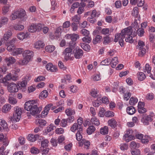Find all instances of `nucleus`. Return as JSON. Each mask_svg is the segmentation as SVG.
I'll return each instance as SVG.
<instances>
[{"mask_svg": "<svg viewBox=\"0 0 155 155\" xmlns=\"http://www.w3.org/2000/svg\"><path fill=\"white\" fill-rule=\"evenodd\" d=\"M130 35H133L132 28L130 27L125 28L122 30L120 33H117L115 35L114 41L117 42L118 41L120 45L122 47L124 45L123 39Z\"/></svg>", "mask_w": 155, "mask_h": 155, "instance_id": "1", "label": "nucleus"}, {"mask_svg": "<svg viewBox=\"0 0 155 155\" xmlns=\"http://www.w3.org/2000/svg\"><path fill=\"white\" fill-rule=\"evenodd\" d=\"M24 108L28 111H30V114L32 115H35L40 112L41 109L38 107L36 101L35 100L29 101L26 102L24 104Z\"/></svg>", "mask_w": 155, "mask_h": 155, "instance_id": "2", "label": "nucleus"}, {"mask_svg": "<svg viewBox=\"0 0 155 155\" xmlns=\"http://www.w3.org/2000/svg\"><path fill=\"white\" fill-rule=\"evenodd\" d=\"M22 55L23 59L20 61L19 64L22 65H26L32 60L34 56V52L31 51L26 50L23 51Z\"/></svg>", "mask_w": 155, "mask_h": 155, "instance_id": "3", "label": "nucleus"}, {"mask_svg": "<svg viewBox=\"0 0 155 155\" xmlns=\"http://www.w3.org/2000/svg\"><path fill=\"white\" fill-rule=\"evenodd\" d=\"M21 108L18 106L14 108V112L12 116L9 117L10 121L14 122L19 121L21 117Z\"/></svg>", "mask_w": 155, "mask_h": 155, "instance_id": "4", "label": "nucleus"}, {"mask_svg": "<svg viewBox=\"0 0 155 155\" xmlns=\"http://www.w3.org/2000/svg\"><path fill=\"white\" fill-rule=\"evenodd\" d=\"M43 27V25L41 23H33L29 26L28 30L31 33L35 32L37 31H39L42 29Z\"/></svg>", "mask_w": 155, "mask_h": 155, "instance_id": "5", "label": "nucleus"}, {"mask_svg": "<svg viewBox=\"0 0 155 155\" xmlns=\"http://www.w3.org/2000/svg\"><path fill=\"white\" fill-rule=\"evenodd\" d=\"M155 118L154 114L152 112L148 115L143 116L141 121L144 125H147L149 124L150 121H152Z\"/></svg>", "mask_w": 155, "mask_h": 155, "instance_id": "6", "label": "nucleus"}, {"mask_svg": "<svg viewBox=\"0 0 155 155\" xmlns=\"http://www.w3.org/2000/svg\"><path fill=\"white\" fill-rule=\"evenodd\" d=\"M18 76L17 74L15 73L14 74H12L9 73L6 75L3 78L2 81V83H5L7 81L11 80L14 81H17L18 79Z\"/></svg>", "mask_w": 155, "mask_h": 155, "instance_id": "7", "label": "nucleus"}, {"mask_svg": "<svg viewBox=\"0 0 155 155\" xmlns=\"http://www.w3.org/2000/svg\"><path fill=\"white\" fill-rule=\"evenodd\" d=\"M7 89L10 93L16 92L18 90L17 85L14 83H11L9 84L8 86Z\"/></svg>", "mask_w": 155, "mask_h": 155, "instance_id": "8", "label": "nucleus"}, {"mask_svg": "<svg viewBox=\"0 0 155 155\" xmlns=\"http://www.w3.org/2000/svg\"><path fill=\"white\" fill-rule=\"evenodd\" d=\"M4 61L8 66L14 64L16 62L15 59L12 56L6 57L4 59Z\"/></svg>", "mask_w": 155, "mask_h": 155, "instance_id": "9", "label": "nucleus"}, {"mask_svg": "<svg viewBox=\"0 0 155 155\" xmlns=\"http://www.w3.org/2000/svg\"><path fill=\"white\" fill-rule=\"evenodd\" d=\"M90 145V143L89 141L86 140L84 139H83L81 141L79 142V146L82 147L84 146V148L86 149H88Z\"/></svg>", "mask_w": 155, "mask_h": 155, "instance_id": "10", "label": "nucleus"}, {"mask_svg": "<svg viewBox=\"0 0 155 155\" xmlns=\"http://www.w3.org/2000/svg\"><path fill=\"white\" fill-rule=\"evenodd\" d=\"M30 34L26 32L25 33L23 32L18 33L17 35V38L20 40H23L24 39L27 38L29 36Z\"/></svg>", "mask_w": 155, "mask_h": 155, "instance_id": "11", "label": "nucleus"}, {"mask_svg": "<svg viewBox=\"0 0 155 155\" xmlns=\"http://www.w3.org/2000/svg\"><path fill=\"white\" fill-rule=\"evenodd\" d=\"M45 46V44L42 41L38 40L34 43V47L37 49L43 48Z\"/></svg>", "mask_w": 155, "mask_h": 155, "instance_id": "12", "label": "nucleus"}, {"mask_svg": "<svg viewBox=\"0 0 155 155\" xmlns=\"http://www.w3.org/2000/svg\"><path fill=\"white\" fill-rule=\"evenodd\" d=\"M83 54V50L80 49H76L74 52V56L76 59L81 58Z\"/></svg>", "mask_w": 155, "mask_h": 155, "instance_id": "13", "label": "nucleus"}, {"mask_svg": "<svg viewBox=\"0 0 155 155\" xmlns=\"http://www.w3.org/2000/svg\"><path fill=\"white\" fill-rule=\"evenodd\" d=\"M46 68L48 71L51 72H56L57 71V67L53 66L51 63H49L46 66Z\"/></svg>", "mask_w": 155, "mask_h": 155, "instance_id": "14", "label": "nucleus"}, {"mask_svg": "<svg viewBox=\"0 0 155 155\" xmlns=\"http://www.w3.org/2000/svg\"><path fill=\"white\" fill-rule=\"evenodd\" d=\"M24 51V49L22 48H15V47L13 52L11 54L13 56H16L21 54Z\"/></svg>", "mask_w": 155, "mask_h": 155, "instance_id": "15", "label": "nucleus"}, {"mask_svg": "<svg viewBox=\"0 0 155 155\" xmlns=\"http://www.w3.org/2000/svg\"><path fill=\"white\" fill-rule=\"evenodd\" d=\"M108 124L112 128L114 129L117 127V122L115 119L112 118L108 120Z\"/></svg>", "mask_w": 155, "mask_h": 155, "instance_id": "16", "label": "nucleus"}, {"mask_svg": "<svg viewBox=\"0 0 155 155\" xmlns=\"http://www.w3.org/2000/svg\"><path fill=\"white\" fill-rule=\"evenodd\" d=\"M11 108V106L10 104H6L2 107V111L3 113H6L10 111Z\"/></svg>", "mask_w": 155, "mask_h": 155, "instance_id": "17", "label": "nucleus"}, {"mask_svg": "<svg viewBox=\"0 0 155 155\" xmlns=\"http://www.w3.org/2000/svg\"><path fill=\"white\" fill-rule=\"evenodd\" d=\"M79 129L76 134V139L78 141L81 140L82 138L81 133L83 130V128H81V127H80Z\"/></svg>", "mask_w": 155, "mask_h": 155, "instance_id": "18", "label": "nucleus"}, {"mask_svg": "<svg viewBox=\"0 0 155 155\" xmlns=\"http://www.w3.org/2000/svg\"><path fill=\"white\" fill-rule=\"evenodd\" d=\"M65 113L68 116L73 115L75 114V110L71 108L66 109L65 110Z\"/></svg>", "mask_w": 155, "mask_h": 155, "instance_id": "19", "label": "nucleus"}, {"mask_svg": "<svg viewBox=\"0 0 155 155\" xmlns=\"http://www.w3.org/2000/svg\"><path fill=\"white\" fill-rule=\"evenodd\" d=\"M118 63L119 61L118 60L117 57H115L112 59L111 61H110V64L112 68H114Z\"/></svg>", "mask_w": 155, "mask_h": 155, "instance_id": "20", "label": "nucleus"}, {"mask_svg": "<svg viewBox=\"0 0 155 155\" xmlns=\"http://www.w3.org/2000/svg\"><path fill=\"white\" fill-rule=\"evenodd\" d=\"M39 137L38 134L34 135L32 134H29L28 137V139L29 141L32 142H34L36 141Z\"/></svg>", "mask_w": 155, "mask_h": 155, "instance_id": "21", "label": "nucleus"}, {"mask_svg": "<svg viewBox=\"0 0 155 155\" xmlns=\"http://www.w3.org/2000/svg\"><path fill=\"white\" fill-rule=\"evenodd\" d=\"M12 35V32L11 31L9 30L6 32L4 34L3 39L5 41H7L11 37Z\"/></svg>", "mask_w": 155, "mask_h": 155, "instance_id": "22", "label": "nucleus"}, {"mask_svg": "<svg viewBox=\"0 0 155 155\" xmlns=\"http://www.w3.org/2000/svg\"><path fill=\"white\" fill-rule=\"evenodd\" d=\"M150 140V137L147 135H144L143 138H141L140 140L141 142L143 144H147Z\"/></svg>", "mask_w": 155, "mask_h": 155, "instance_id": "23", "label": "nucleus"}, {"mask_svg": "<svg viewBox=\"0 0 155 155\" xmlns=\"http://www.w3.org/2000/svg\"><path fill=\"white\" fill-rule=\"evenodd\" d=\"M18 16V18H24L26 15V12L23 9L20 10V11L17 10Z\"/></svg>", "mask_w": 155, "mask_h": 155, "instance_id": "24", "label": "nucleus"}, {"mask_svg": "<svg viewBox=\"0 0 155 155\" xmlns=\"http://www.w3.org/2000/svg\"><path fill=\"white\" fill-rule=\"evenodd\" d=\"M63 28L62 27H60L56 29L55 33V35L56 37V38L57 39L61 35V32L62 31Z\"/></svg>", "mask_w": 155, "mask_h": 155, "instance_id": "25", "label": "nucleus"}, {"mask_svg": "<svg viewBox=\"0 0 155 155\" xmlns=\"http://www.w3.org/2000/svg\"><path fill=\"white\" fill-rule=\"evenodd\" d=\"M5 45L7 46V49L9 52H13L15 47L14 45H11L9 44L8 42L6 43Z\"/></svg>", "mask_w": 155, "mask_h": 155, "instance_id": "26", "label": "nucleus"}, {"mask_svg": "<svg viewBox=\"0 0 155 155\" xmlns=\"http://www.w3.org/2000/svg\"><path fill=\"white\" fill-rule=\"evenodd\" d=\"M127 112L130 115H132L135 112V109L133 106L128 107L127 108Z\"/></svg>", "mask_w": 155, "mask_h": 155, "instance_id": "27", "label": "nucleus"}, {"mask_svg": "<svg viewBox=\"0 0 155 155\" xmlns=\"http://www.w3.org/2000/svg\"><path fill=\"white\" fill-rule=\"evenodd\" d=\"M99 91L97 89L93 88L90 92L91 95L94 97H96L98 96Z\"/></svg>", "mask_w": 155, "mask_h": 155, "instance_id": "28", "label": "nucleus"}, {"mask_svg": "<svg viewBox=\"0 0 155 155\" xmlns=\"http://www.w3.org/2000/svg\"><path fill=\"white\" fill-rule=\"evenodd\" d=\"M13 28L16 31H21L24 28V26L22 25L19 24H15L13 26Z\"/></svg>", "mask_w": 155, "mask_h": 155, "instance_id": "29", "label": "nucleus"}, {"mask_svg": "<svg viewBox=\"0 0 155 155\" xmlns=\"http://www.w3.org/2000/svg\"><path fill=\"white\" fill-rule=\"evenodd\" d=\"M128 134H125L123 137V139L127 142H129L134 138L133 135H127Z\"/></svg>", "mask_w": 155, "mask_h": 155, "instance_id": "30", "label": "nucleus"}, {"mask_svg": "<svg viewBox=\"0 0 155 155\" xmlns=\"http://www.w3.org/2000/svg\"><path fill=\"white\" fill-rule=\"evenodd\" d=\"M101 36L99 35H97L93 39V42L94 44H96L97 43H100L101 42Z\"/></svg>", "mask_w": 155, "mask_h": 155, "instance_id": "31", "label": "nucleus"}, {"mask_svg": "<svg viewBox=\"0 0 155 155\" xmlns=\"http://www.w3.org/2000/svg\"><path fill=\"white\" fill-rule=\"evenodd\" d=\"M55 49V47L53 45H48L45 47V51L50 53L53 52Z\"/></svg>", "mask_w": 155, "mask_h": 155, "instance_id": "32", "label": "nucleus"}, {"mask_svg": "<svg viewBox=\"0 0 155 155\" xmlns=\"http://www.w3.org/2000/svg\"><path fill=\"white\" fill-rule=\"evenodd\" d=\"M18 16L17 11H15L12 13L10 16V19L11 20H14L18 18Z\"/></svg>", "mask_w": 155, "mask_h": 155, "instance_id": "33", "label": "nucleus"}, {"mask_svg": "<svg viewBox=\"0 0 155 155\" xmlns=\"http://www.w3.org/2000/svg\"><path fill=\"white\" fill-rule=\"evenodd\" d=\"M5 147L4 146H2L0 148V155H7L9 153V150H7L4 151Z\"/></svg>", "mask_w": 155, "mask_h": 155, "instance_id": "34", "label": "nucleus"}, {"mask_svg": "<svg viewBox=\"0 0 155 155\" xmlns=\"http://www.w3.org/2000/svg\"><path fill=\"white\" fill-rule=\"evenodd\" d=\"M81 48L86 51H88L90 50L91 47L88 44L82 43L81 44Z\"/></svg>", "mask_w": 155, "mask_h": 155, "instance_id": "35", "label": "nucleus"}, {"mask_svg": "<svg viewBox=\"0 0 155 155\" xmlns=\"http://www.w3.org/2000/svg\"><path fill=\"white\" fill-rule=\"evenodd\" d=\"M91 122L93 124L97 126L99 125L100 124L98 119L95 117H93L91 118Z\"/></svg>", "mask_w": 155, "mask_h": 155, "instance_id": "36", "label": "nucleus"}, {"mask_svg": "<svg viewBox=\"0 0 155 155\" xmlns=\"http://www.w3.org/2000/svg\"><path fill=\"white\" fill-rule=\"evenodd\" d=\"M101 103V100L100 97H98L96 100L93 102V105L95 107H98Z\"/></svg>", "mask_w": 155, "mask_h": 155, "instance_id": "37", "label": "nucleus"}, {"mask_svg": "<svg viewBox=\"0 0 155 155\" xmlns=\"http://www.w3.org/2000/svg\"><path fill=\"white\" fill-rule=\"evenodd\" d=\"M137 77L139 80L142 81L145 78L146 76L143 73L140 72L137 74Z\"/></svg>", "mask_w": 155, "mask_h": 155, "instance_id": "38", "label": "nucleus"}, {"mask_svg": "<svg viewBox=\"0 0 155 155\" xmlns=\"http://www.w3.org/2000/svg\"><path fill=\"white\" fill-rule=\"evenodd\" d=\"M0 125L4 129H8V125L5 120L3 119H0Z\"/></svg>", "mask_w": 155, "mask_h": 155, "instance_id": "39", "label": "nucleus"}, {"mask_svg": "<svg viewBox=\"0 0 155 155\" xmlns=\"http://www.w3.org/2000/svg\"><path fill=\"white\" fill-rule=\"evenodd\" d=\"M79 129V126L76 123H74L71 128V131L73 132H75L77 130L78 131Z\"/></svg>", "mask_w": 155, "mask_h": 155, "instance_id": "40", "label": "nucleus"}, {"mask_svg": "<svg viewBox=\"0 0 155 155\" xmlns=\"http://www.w3.org/2000/svg\"><path fill=\"white\" fill-rule=\"evenodd\" d=\"M91 79L94 81H99L101 79V75L100 74L93 75L91 77Z\"/></svg>", "mask_w": 155, "mask_h": 155, "instance_id": "41", "label": "nucleus"}, {"mask_svg": "<svg viewBox=\"0 0 155 155\" xmlns=\"http://www.w3.org/2000/svg\"><path fill=\"white\" fill-rule=\"evenodd\" d=\"M145 46L144 42L141 41H139L138 43V45L137 46V48L139 50H141Z\"/></svg>", "mask_w": 155, "mask_h": 155, "instance_id": "42", "label": "nucleus"}, {"mask_svg": "<svg viewBox=\"0 0 155 155\" xmlns=\"http://www.w3.org/2000/svg\"><path fill=\"white\" fill-rule=\"evenodd\" d=\"M151 69V67L148 64H146L145 68L143 69V71L145 72H147V73L150 74Z\"/></svg>", "mask_w": 155, "mask_h": 155, "instance_id": "43", "label": "nucleus"}, {"mask_svg": "<svg viewBox=\"0 0 155 155\" xmlns=\"http://www.w3.org/2000/svg\"><path fill=\"white\" fill-rule=\"evenodd\" d=\"M100 132L103 134H107L108 132V128L107 126H104L100 129Z\"/></svg>", "mask_w": 155, "mask_h": 155, "instance_id": "44", "label": "nucleus"}, {"mask_svg": "<svg viewBox=\"0 0 155 155\" xmlns=\"http://www.w3.org/2000/svg\"><path fill=\"white\" fill-rule=\"evenodd\" d=\"M155 153V144H153L150 146V151L147 155H154Z\"/></svg>", "mask_w": 155, "mask_h": 155, "instance_id": "45", "label": "nucleus"}, {"mask_svg": "<svg viewBox=\"0 0 155 155\" xmlns=\"http://www.w3.org/2000/svg\"><path fill=\"white\" fill-rule=\"evenodd\" d=\"M63 54L64 55V58L66 61L68 60H73L74 59V57L71 56L72 54V53H66Z\"/></svg>", "mask_w": 155, "mask_h": 155, "instance_id": "46", "label": "nucleus"}, {"mask_svg": "<svg viewBox=\"0 0 155 155\" xmlns=\"http://www.w3.org/2000/svg\"><path fill=\"white\" fill-rule=\"evenodd\" d=\"M95 130V128L93 126H90L87 129V133L89 134H91Z\"/></svg>", "mask_w": 155, "mask_h": 155, "instance_id": "47", "label": "nucleus"}, {"mask_svg": "<svg viewBox=\"0 0 155 155\" xmlns=\"http://www.w3.org/2000/svg\"><path fill=\"white\" fill-rule=\"evenodd\" d=\"M138 102V99L136 98L132 97L129 101V104L131 105H134Z\"/></svg>", "mask_w": 155, "mask_h": 155, "instance_id": "48", "label": "nucleus"}, {"mask_svg": "<svg viewBox=\"0 0 155 155\" xmlns=\"http://www.w3.org/2000/svg\"><path fill=\"white\" fill-rule=\"evenodd\" d=\"M110 59L109 58H106L102 61L101 63V65H108L110 64Z\"/></svg>", "mask_w": 155, "mask_h": 155, "instance_id": "49", "label": "nucleus"}, {"mask_svg": "<svg viewBox=\"0 0 155 155\" xmlns=\"http://www.w3.org/2000/svg\"><path fill=\"white\" fill-rule=\"evenodd\" d=\"M132 35H129L126 37L125 39V41L130 43H132L134 41V40L133 38Z\"/></svg>", "mask_w": 155, "mask_h": 155, "instance_id": "50", "label": "nucleus"}, {"mask_svg": "<svg viewBox=\"0 0 155 155\" xmlns=\"http://www.w3.org/2000/svg\"><path fill=\"white\" fill-rule=\"evenodd\" d=\"M80 33L83 35V36H90V32L89 31L85 29H82L80 31Z\"/></svg>", "mask_w": 155, "mask_h": 155, "instance_id": "51", "label": "nucleus"}, {"mask_svg": "<svg viewBox=\"0 0 155 155\" xmlns=\"http://www.w3.org/2000/svg\"><path fill=\"white\" fill-rule=\"evenodd\" d=\"M139 23L140 21L135 19L134 22L132 24V26L134 28H139Z\"/></svg>", "mask_w": 155, "mask_h": 155, "instance_id": "52", "label": "nucleus"}, {"mask_svg": "<svg viewBox=\"0 0 155 155\" xmlns=\"http://www.w3.org/2000/svg\"><path fill=\"white\" fill-rule=\"evenodd\" d=\"M82 40L85 43H90L91 40V38L90 36H85L82 38Z\"/></svg>", "mask_w": 155, "mask_h": 155, "instance_id": "53", "label": "nucleus"}, {"mask_svg": "<svg viewBox=\"0 0 155 155\" xmlns=\"http://www.w3.org/2000/svg\"><path fill=\"white\" fill-rule=\"evenodd\" d=\"M9 6H5L2 8V13L3 15L6 14L9 10Z\"/></svg>", "mask_w": 155, "mask_h": 155, "instance_id": "54", "label": "nucleus"}, {"mask_svg": "<svg viewBox=\"0 0 155 155\" xmlns=\"http://www.w3.org/2000/svg\"><path fill=\"white\" fill-rule=\"evenodd\" d=\"M0 21L2 25H5L8 23V18L6 17L3 16L1 18Z\"/></svg>", "mask_w": 155, "mask_h": 155, "instance_id": "55", "label": "nucleus"}, {"mask_svg": "<svg viewBox=\"0 0 155 155\" xmlns=\"http://www.w3.org/2000/svg\"><path fill=\"white\" fill-rule=\"evenodd\" d=\"M8 101L10 104H16L17 102V100L12 97H10L9 98Z\"/></svg>", "mask_w": 155, "mask_h": 155, "instance_id": "56", "label": "nucleus"}, {"mask_svg": "<svg viewBox=\"0 0 155 155\" xmlns=\"http://www.w3.org/2000/svg\"><path fill=\"white\" fill-rule=\"evenodd\" d=\"M81 5L82 7H79L77 11V13L79 15L81 14L84 12V7L85 6V4L84 3H83Z\"/></svg>", "mask_w": 155, "mask_h": 155, "instance_id": "57", "label": "nucleus"}, {"mask_svg": "<svg viewBox=\"0 0 155 155\" xmlns=\"http://www.w3.org/2000/svg\"><path fill=\"white\" fill-rule=\"evenodd\" d=\"M144 32V29L142 28H139L137 31L138 35L140 37H142L143 35Z\"/></svg>", "mask_w": 155, "mask_h": 155, "instance_id": "58", "label": "nucleus"}, {"mask_svg": "<svg viewBox=\"0 0 155 155\" xmlns=\"http://www.w3.org/2000/svg\"><path fill=\"white\" fill-rule=\"evenodd\" d=\"M104 114L107 117H113L114 115V113L113 112L109 110L106 112Z\"/></svg>", "mask_w": 155, "mask_h": 155, "instance_id": "59", "label": "nucleus"}, {"mask_svg": "<svg viewBox=\"0 0 155 155\" xmlns=\"http://www.w3.org/2000/svg\"><path fill=\"white\" fill-rule=\"evenodd\" d=\"M37 124L41 126H45L46 125V122L45 120L40 119L38 120Z\"/></svg>", "mask_w": 155, "mask_h": 155, "instance_id": "60", "label": "nucleus"}, {"mask_svg": "<svg viewBox=\"0 0 155 155\" xmlns=\"http://www.w3.org/2000/svg\"><path fill=\"white\" fill-rule=\"evenodd\" d=\"M71 35V40L72 41H75L79 38V36L78 34L74 33Z\"/></svg>", "mask_w": 155, "mask_h": 155, "instance_id": "61", "label": "nucleus"}, {"mask_svg": "<svg viewBox=\"0 0 155 155\" xmlns=\"http://www.w3.org/2000/svg\"><path fill=\"white\" fill-rule=\"evenodd\" d=\"M81 16L78 15H76L71 18V20L74 22H78L80 20Z\"/></svg>", "mask_w": 155, "mask_h": 155, "instance_id": "62", "label": "nucleus"}, {"mask_svg": "<svg viewBox=\"0 0 155 155\" xmlns=\"http://www.w3.org/2000/svg\"><path fill=\"white\" fill-rule=\"evenodd\" d=\"M31 152L32 154H37L39 153V151L37 148L35 147H33L31 149Z\"/></svg>", "mask_w": 155, "mask_h": 155, "instance_id": "63", "label": "nucleus"}, {"mask_svg": "<svg viewBox=\"0 0 155 155\" xmlns=\"http://www.w3.org/2000/svg\"><path fill=\"white\" fill-rule=\"evenodd\" d=\"M48 92L47 90L43 91L41 93L40 96L42 98H45L48 95Z\"/></svg>", "mask_w": 155, "mask_h": 155, "instance_id": "64", "label": "nucleus"}]
</instances>
